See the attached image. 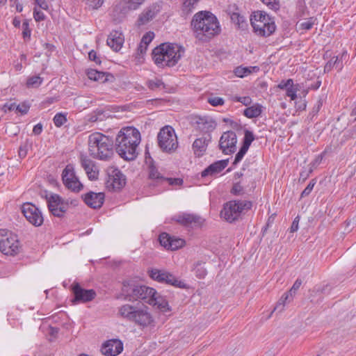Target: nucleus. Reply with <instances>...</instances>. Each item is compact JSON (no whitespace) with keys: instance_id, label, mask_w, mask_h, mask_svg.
<instances>
[{"instance_id":"obj_1","label":"nucleus","mask_w":356,"mask_h":356,"mask_svg":"<svg viewBox=\"0 0 356 356\" xmlns=\"http://www.w3.org/2000/svg\"><path fill=\"white\" fill-rule=\"evenodd\" d=\"M115 142V149L120 156L124 160L133 161L138 154L141 134L134 127H125L118 131Z\"/></svg>"},{"instance_id":"obj_2","label":"nucleus","mask_w":356,"mask_h":356,"mask_svg":"<svg viewBox=\"0 0 356 356\" xmlns=\"http://www.w3.org/2000/svg\"><path fill=\"white\" fill-rule=\"evenodd\" d=\"M195 38L207 42L220 32L217 18L211 13L201 11L196 13L191 22Z\"/></svg>"},{"instance_id":"obj_3","label":"nucleus","mask_w":356,"mask_h":356,"mask_svg":"<svg viewBox=\"0 0 356 356\" xmlns=\"http://www.w3.org/2000/svg\"><path fill=\"white\" fill-rule=\"evenodd\" d=\"M88 151L95 159L108 161L113 155L112 141L108 136L100 132H94L88 136Z\"/></svg>"},{"instance_id":"obj_4","label":"nucleus","mask_w":356,"mask_h":356,"mask_svg":"<svg viewBox=\"0 0 356 356\" xmlns=\"http://www.w3.org/2000/svg\"><path fill=\"white\" fill-rule=\"evenodd\" d=\"M184 49L177 44L165 42L157 46V66L172 67L181 58Z\"/></svg>"},{"instance_id":"obj_5","label":"nucleus","mask_w":356,"mask_h":356,"mask_svg":"<svg viewBox=\"0 0 356 356\" xmlns=\"http://www.w3.org/2000/svg\"><path fill=\"white\" fill-rule=\"evenodd\" d=\"M251 24L254 32L261 36L267 37L275 31V24L273 18L264 11L257 10L250 17Z\"/></svg>"},{"instance_id":"obj_6","label":"nucleus","mask_w":356,"mask_h":356,"mask_svg":"<svg viewBox=\"0 0 356 356\" xmlns=\"http://www.w3.org/2000/svg\"><path fill=\"white\" fill-rule=\"evenodd\" d=\"M252 206L250 201L231 200L224 204L220 216L226 221L232 222L237 220L240 216L250 210Z\"/></svg>"},{"instance_id":"obj_7","label":"nucleus","mask_w":356,"mask_h":356,"mask_svg":"<svg viewBox=\"0 0 356 356\" xmlns=\"http://www.w3.org/2000/svg\"><path fill=\"white\" fill-rule=\"evenodd\" d=\"M22 249L18 236L13 232L0 229V252L5 255L15 256Z\"/></svg>"},{"instance_id":"obj_8","label":"nucleus","mask_w":356,"mask_h":356,"mask_svg":"<svg viewBox=\"0 0 356 356\" xmlns=\"http://www.w3.org/2000/svg\"><path fill=\"white\" fill-rule=\"evenodd\" d=\"M157 142L163 152L171 154L178 147L177 137L174 129L169 125L164 126L157 134Z\"/></svg>"},{"instance_id":"obj_9","label":"nucleus","mask_w":356,"mask_h":356,"mask_svg":"<svg viewBox=\"0 0 356 356\" xmlns=\"http://www.w3.org/2000/svg\"><path fill=\"white\" fill-rule=\"evenodd\" d=\"M62 179L64 185L70 190L79 192L83 189V184L76 177L74 167L72 164L66 165L62 173Z\"/></svg>"},{"instance_id":"obj_10","label":"nucleus","mask_w":356,"mask_h":356,"mask_svg":"<svg viewBox=\"0 0 356 356\" xmlns=\"http://www.w3.org/2000/svg\"><path fill=\"white\" fill-rule=\"evenodd\" d=\"M46 199L50 212L55 216H63L69 207L68 202L57 194L51 193L47 195Z\"/></svg>"},{"instance_id":"obj_11","label":"nucleus","mask_w":356,"mask_h":356,"mask_svg":"<svg viewBox=\"0 0 356 356\" xmlns=\"http://www.w3.org/2000/svg\"><path fill=\"white\" fill-rule=\"evenodd\" d=\"M132 294L130 295L129 300L141 299L145 302L151 305H156V291L153 288L146 286H134L132 289Z\"/></svg>"},{"instance_id":"obj_12","label":"nucleus","mask_w":356,"mask_h":356,"mask_svg":"<svg viewBox=\"0 0 356 356\" xmlns=\"http://www.w3.org/2000/svg\"><path fill=\"white\" fill-rule=\"evenodd\" d=\"M22 212L26 219L33 225H42L44 218L40 211L33 204L26 202L22 206Z\"/></svg>"},{"instance_id":"obj_13","label":"nucleus","mask_w":356,"mask_h":356,"mask_svg":"<svg viewBox=\"0 0 356 356\" xmlns=\"http://www.w3.org/2000/svg\"><path fill=\"white\" fill-rule=\"evenodd\" d=\"M191 123L195 129L205 134H209L216 127V121L209 116H193Z\"/></svg>"},{"instance_id":"obj_14","label":"nucleus","mask_w":356,"mask_h":356,"mask_svg":"<svg viewBox=\"0 0 356 356\" xmlns=\"http://www.w3.org/2000/svg\"><path fill=\"white\" fill-rule=\"evenodd\" d=\"M237 138L234 131L224 132L220 137L219 146L225 154L234 153L236 149Z\"/></svg>"},{"instance_id":"obj_15","label":"nucleus","mask_w":356,"mask_h":356,"mask_svg":"<svg viewBox=\"0 0 356 356\" xmlns=\"http://www.w3.org/2000/svg\"><path fill=\"white\" fill-rule=\"evenodd\" d=\"M108 179L106 186L112 190H119L123 188L126 184L124 175L117 168H111L108 172Z\"/></svg>"},{"instance_id":"obj_16","label":"nucleus","mask_w":356,"mask_h":356,"mask_svg":"<svg viewBox=\"0 0 356 356\" xmlns=\"http://www.w3.org/2000/svg\"><path fill=\"white\" fill-rule=\"evenodd\" d=\"M157 241L165 249L168 250H177L185 245V241L181 238L171 236L170 234L163 232L161 233Z\"/></svg>"},{"instance_id":"obj_17","label":"nucleus","mask_w":356,"mask_h":356,"mask_svg":"<svg viewBox=\"0 0 356 356\" xmlns=\"http://www.w3.org/2000/svg\"><path fill=\"white\" fill-rule=\"evenodd\" d=\"M301 284L302 280L300 279H297L293 283L290 290L288 292L284 293L282 296V297L276 304L273 311L271 313H273L275 311H278L279 312H282L284 310L286 303L290 302L291 301L293 300V296L296 293L297 291L300 289ZM271 315L272 314L269 315L268 318H270Z\"/></svg>"},{"instance_id":"obj_18","label":"nucleus","mask_w":356,"mask_h":356,"mask_svg":"<svg viewBox=\"0 0 356 356\" xmlns=\"http://www.w3.org/2000/svg\"><path fill=\"white\" fill-rule=\"evenodd\" d=\"M123 343L118 339L106 341L101 347V353L106 356H116L123 350Z\"/></svg>"},{"instance_id":"obj_19","label":"nucleus","mask_w":356,"mask_h":356,"mask_svg":"<svg viewBox=\"0 0 356 356\" xmlns=\"http://www.w3.org/2000/svg\"><path fill=\"white\" fill-rule=\"evenodd\" d=\"M157 323H164L172 315L168 301L163 296H157Z\"/></svg>"},{"instance_id":"obj_20","label":"nucleus","mask_w":356,"mask_h":356,"mask_svg":"<svg viewBox=\"0 0 356 356\" xmlns=\"http://www.w3.org/2000/svg\"><path fill=\"white\" fill-rule=\"evenodd\" d=\"M72 292L74 295V301L76 302H89L96 296V293L93 289H84L78 284L72 286Z\"/></svg>"},{"instance_id":"obj_21","label":"nucleus","mask_w":356,"mask_h":356,"mask_svg":"<svg viewBox=\"0 0 356 356\" xmlns=\"http://www.w3.org/2000/svg\"><path fill=\"white\" fill-rule=\"evenodd\" d=\"M81 165L90 180L95 181L98 179L99 171L93 161L86 156H82L81 157Z\"/></svg>"},{"instance_id":"obj_22","label":"nucleus","mask_w":356,"mask_h":356,"mask_svg":"<svg viewBox=\"0 0 356 356\" xmlns=\"http://www.w3.org/2000/svg\"><path fill=\"white\" fill-rule=\"evenodd\" d=\"M157 282L170 284L180 289H185L186 284L180 280H178L171 273L161 270H157Z\"/></svg>"},{"instance_id":"obj_23","label":"nucleus","mask_w":356,"mask_h":356,"mask_svg":"<svg viewBox=\"0 0 356 356\" xmlns=\"http://www.w3.org/2000/svg\"><path fill=\"white\" fill-rule=\"evenodd\" d=\"M173 219L185 226L201 225L203 223V219L201 217L190 213L179 214L175 216Z\"/></svg>"},{"instance_id":"obj_24","label":"nucleus","mask_w":356,"mask_h":356,"mask_svg":"<svg viewBox=\"0 0 356 356\" xmlns=\"http://www.w3.org/2000/svg\"><path fill=\"white\" fill-rule=\"evenodd\" d=\"M140 327H147L153 322V318L145 308L138 307L132 321Z\"/></svg>"},{"instance_id":"obj_25","label":"nucleus","mask_w":356,"mask_h":356,"mask_svg":"<svg viewBox=\"0 0 356 356\" xmlns=\"http://www.w3.org/2000/svg\"><path fill=\"white\" fill-rule=\"evenodd\" d=\"M154 38V32H148L143 36L135 57L136 64H140L143 62V54H145L149 44L153 40Z\"/></svg>"},{"instance_id":"obj_26","label":"nucleus","mask_w":356,"mask_h":356,"mask_svg":"<svg viewBox=\"0 0 356 356\" xmlns=\"http://www.w3.org/2000/svg\"><path fill=\"white\" fill-rule=\"evenodd\" d=\"M124 42V36L118 31L111 32L106 40L107 44L115 51H118L122 49Z\"/></svg>"},{"instance_id":"obj_27","label":"nucleus","mask_w":356,"mask_h":356,"mask_svg":"<svg viewBox=\"0 0 356 356\" xmlns=\"http://www.w3.org/2000/svg\"><path fill=\"white\" fill-rule=\"evenodd\" d=\"M104 200V194L103 193L90 192L85 195L84 202L91 208H100Z\"/></svg>"},{"instance_id":"obj_28","label":"nucleus","mask_w":356,"mask_h":356,"mask_svg":"<svg viewBox=\"0 0 356 356\" xmlns=\"http://www.w3.org/2000/svg\"><path fill=\"white\" fill-rule=\"evenodd\" d=\"M211 139L210 134L197 138L193 143V149L195 154L197 156H202L206 152Z\"/></svg>"},{"instance_id":"obj_29","label":"nucleus","mask_w":356,"mask_h":356,"mask_svg":"<svg viewBox=\"0 0 356 356\" xmlns=\"http://www.w3.org/2000/svg\"><path fill=\"white\" fill-rule=\"evenodd\" d=\"M227 165V161L221 160L218 161L212 164L209 165L207 168H205L201 173L202 177L207 176H214L218 173H220L222 170H224Z\"/></svg>"},{"instance_id":"obj_30","label":"nucleus","mask_w":356,"mask_h":356,"mask_svg":"<svg viewBox=\"0 0 356 356\" xmlns=\"http://www.w3.org/2000/svg\"><path fill=\"white\" fill-rule=\"evenodd\" d=\"M88 78L99 83H104L113 78V76L106 72H99L94 69H88L86 72Z\"/></svg>"},{"instance_id":"obj_31","label":"nucleus","mask_w":356,"mask_h":356,"mask_svg":"<svg viewBox=\"0 0 356 356\" xmlns=\"http://www.w3.org/2000/svg\"><path fill=\"white\" fill-rule=\"evenodd\" d=\"M138 307L126 304L119 308L118 313L121 317L132 321Z\"/></svg>"},{"instance_id":"obj_32","label":"nucleus","mask_w":356,"mask_h":356,"mask_svg":"<svg viewBox=\"0 0 356 356\" xmlns=\"http://www.w3.org/2000/svg\"><path fill=\"white\" fill-rule=\"evenodd\" d=\"M145 164L149 170V177L150 179L155 178V166L154 159L150 154L149 147L147 145L145 152Z\"/></svg>"},{"instance_id":"obj_33","label":"nucleus","mask_w":356,"mask_h":356,"mask_svg":"<svg viewBox=\"0 0 356 356\" xmlns=\"http://www.w3.org/2000/svg\"><path fill=\"white\" fill-rule=\"evenodd\" d=\"M259 70V67L257 66H250V67H237L234 70V74L236 76L243 78L246 76L253 72H257Z\"/></svg>"},{"instance_id":"obj_34","label":"nucleus","mask_w":356,"mask_h":356,"mask_svg":"<svg viewBox=\"0 0 356 356\" xmlns=\"http://www.w3.org/2000/svg\"><path fill=\"white\" fill-rule=\"evenodd\" d=\"M261 112V106L259 104H255L246 108L243 111V114L248 118H254L259 116Z\"/></svg>"},{"instance_id":"obj_35","label":"nucleus","mask_w":356,"mask_h":356,"mask_svg":"<svg viewBox=\"0 0 356 356\" xmlns=\"http://www.w3.org/2000/svg\"><path fill=\"white\" fill-rule=\"evenodd\" d=\"M302 87H304L302 86ZM302 85L300 84H291V86H289L286 90V95L290 97L291 100H296L297 99V92L300 90Z\"/></svg>"},{"instance_id":"obj_36","label":"nucleus","mask_w":356,"mask_h":356,"mask_svg":"<svg viewBox=\"0 0 356 356\" xmlns=\"http://www.w3.org/2000/svg\"><path fill=\"white\" fill-rule=\"evenodd\" d=\"M43 81V79L40 76H33L27 79L26 86L28 88H38Z\"/></svg>"},{"instance_id":"obj_37","label":"nucleus","mask_w":356,"mask_h":356,"mask_svg":"<svg viewBox=\"0 0 356 356\" xmlns=\"http://www.w3.org/2000/svg\"><path fill=\"white\" fill-rule=\"evenodd\" d=\"M193 270L195 272L196 277H198L199 279L204 278L207 274V270L206 268L204 267V264L200 262H197L195 265Z\"/></svg>"},{"instance_id":"obj_38","label":"nucleus","mask_w":356,"mask_h":356,"mask_svg":"<svg viewBox=\"0 0 356 356\" xmlns=\"http://www.w3.org/2000/svg\"><path fill=\"white\" fill-rule=\"evenodd\" d=\"M56 127H60L67 122V113H58L53 118Z\"/></svg>"},{"instance_id":"obj_39","label":"nucleus","mask_w":356,"mask_h":356,"mask_svg":"<svg viewBox=\"0 0 356 356\" xmlns=\"http://www.w3.org/2000/svg\"><path fill=\"white\" fill-rule=\"evenodd\" d=\"M145 1V0H123V3L127 9L136 10L143 4Z\"/></svg>"},{"instance_id":"obj_40","label":"nucleus","mask_w":356,"mask_h":356,"mask_svg":"<svg viewBox=\"0 0 356 356\" xmlns=\"http://www.w3.org/2000/svg\"><path fill=\"white\" fill-rule=\"evenodd\" d=\"M22 37L24 40H29L31 38V30L29 28V24L28 21H24L22 23Z\"/></svg>"},{"instance_id":"obj_41","label":"nucleus","mask_w":356,"mask_h":356,"mask_svg":"<svg viewBox=\"0 0 356 356\" xmlns=\"http://www.w3.org/2000/svg\"><path fill=\"white\" fill-rule=\"evenodd\" d=\"M198 1L199 0H185L183 3V10L186 13L191 12L197 3Z\"/></svg>"},{"instance_id":"obj_42","label":"nucleus","mask_w":356,"mask_h":356,"mask_svg":"<svg viewBox=\"0 0 356 356\" xmlns=\"http://www.w3.org/2000/svg\"><path fill=\"white\" fill-rule=\"evenodd\" d=\"M254 140V134L252 131L245 130V136H244V141H243V146H245L249 148L250 145H251L252 142Z\"/></svg>"},{"instance_id":"obj_43","label":"nucleus","mask_w":356,"mask_h":356,"mask_svg":"<svg viewBox=\"0 0 356 356\" xmlns=\"http://www.w3.org/2000/svg\"><path fill=\"white\" fill-rule=\"evenodd\" d=\"M159 181H165L168 183L169 185H181L183 183V180L181 179H172V178H167L164 179L163 177H160L159 175H157V183Z\"/></svg>"},{"instance_id":"obj_44","label":"nucleus","mask_w":356,"mask_h":356,"mask_svg":"<svg viewBox=\"0 0 356 356\" xmlns=\"http://www.w3.org/2000/svg\"><path fill=\"white\" fill-rule=\"evenodd\" d=\"M316 19L314 17H310L307 19L306 21L300 24V27L303 30H309L312 28L313 25L315 24Z\"/></svg>"},{"instance_id":"obj_45","label":"nucleus","mask_w":356,"mask_h":356,"mask_svg":"<svg viewBox=\"0 0 356 356\" xmlns=\"http://www.w3.org/2000/svg\"><path fill=\"white\" fill-rule=\"evenodd\" d=\"M154 16V12L152 10H148L146 13H143L139 18L140 24H145L148 22L150 19H152Z\"/></svg>"},{"instance_id":"obj_46","label":"nucleus","mask_w":356,"mask_h":356,"mask_svg":"<svg viewBox=\"0 0 356 356\" xmlns=\"http://www.w3.org/2000/svg\"><path fill=\"white\" fill-rule=\"evenodd\" d=\"M248 149H249L248 147L243 146V145L241 147L240 150L238 151V152L236 154V155L235 156L234 161V164L240 162L242 160V159L243 158L244 155L246 154Z\"/></svg>"},{"instance_id":"obj_47","label":"nucleus","mask_w":356,"mask_h":356,"mask_svg":"<svg viewBox=\"0 0 356 356\" xmlns=\"http://www.w3.org/2000/svg\"><path fill=\"white\" fill-rule=\"evenodd\" d=\"M346 52H343L341 56V58H339L338 56H334L332 58L333 60V65L335 66V68L338 70V71L341 70L343 68V63H342V58L343 56H346Z\"/></svg>"},{"instance_id":"obj_48","label":"nucleus","mask_w":356,"mask_h":356,"mask_svg":"<svg viewBox=\"0 0 356 356\" xmlns=\"http://www.w3.org/2000/svg\"><path fill=\"white\" fill-rule=\"evenodd\" d=\"M231 193L235 195H241L243 193V187L239 182H235L231 190Z\"/></svg>"},{"instance_id":"obj_49","label":"nucleus","mask_w":356,"mask_h":356,"mask_svg":"<svg viewBox=\"0 0 356 356\" xmlns=\"http://www.w3.org/2000/svg\"><path fill=\"white\" fill-rule=\"evenodd\" d=\"M16 110L19 112L21 114L24 115L28 113L30 108V105L26 102H23L17 106H16Z\"/></svg>"},{"instance_id":"obj_50","label":"nucleus","mask_w":356,"mask_h":356,"mask_svg":"<svg viewBox=\"0 0 356 356\" xmlns=\"http://www.w3.org/2000/svg\"><path fill=\"white\" fill-rule=\"evenodd\" d=\"M208 102L213 106H217L222 105L225 102H224V99L221 97H213L209 98Z\"/></svg>"},{"instance_id":"obj_51","label":"nucleus","mask_w":356,"mask_h":356,"mask_svg":"<svg viewBox=\"0 0 356 356\" xmlns=\"http://www.w3.org/2000/svg\"><path fill=\"white\" fill-rule=\"evenodd\" d=\"M316 184V181L312 179L309 184L307 186V187L304 189V191L301 193V197H305L310 194V193L312 191L314 186Z\"/></svg>"},{"instance_id":"obj_52","label":"nucleus","mask_w":356,"mask_h":356,"mask_svg":"<svg viewBox=\"0 0 356 356\" xmlns=\"http://www.w3.org/2000/svg\"><path fill=\"white\" fill-rule=\"evenodd\" d=\"M270 9L277 10L279 8V2L277 0H261Z\"/></svg>"},{"instance_id":"obj_53","label":"nucleus","mask_w":356,"mask_h":356,"mask_svg":"<svg viewBox=\"0 0 356 356\" xmlns=\"http://www.w3.org/2000/svg\"><path fill=\"white\" fill-rule=\"evenodd\" d=\"M293 81V80L291 79H289L287 80H282L277 85V88L281 90H286L287 88H289V86H291Z\"/></svg>"},{"instance_id":"obj_54","label":"nucleus","mask_w":356,"mask_h":356,"mask_svg":"<svg viewBox=\"0 0 356 356\" xmlns=\"http://www.w3.org/2000/svg\"><path fill=\"white\" fill-rule=\"evenodd\" d=\"M33 18L36 22H40L44 19L45 15L42 11L35 8L33 10Z\"/></svg>"},{"instance_id":"obj_55","label":"nucleus","mask_w":356,"mask_h":356,"mask_svg":"<svg viewBox=\"0 0 356 356\" xmlns=\"http://www.w3.org/2000/svg\"><path fill=\"white\" fill-rule=\"evenodd\" d=\"M88 58L90 60L94 61L96 64H100L101 60L97 55V52L94 50H91L88 53Z\"/></svg>"},{"instance_id":"obj_56","label":"nucleus","mask_w":356,"mask_h":356,"mask_svg":"<svg viewBox=\"0 0 356 356\" xmlns=\"http://www.w3.org/2000/svg\"><path fill=\"white\" fill-rule=\"evenodd\" d=\"M89 6L93 9H97L101 7L104 3V0H88Z\"/></svg>"},{"instance_id":"obj_57","label":"nucleus","mask_w":356,"mask_h":356,"mask_svg":"<svg viewBox=\"0 0 356 356\" xmlns=\"http://www.w3.org/2000/svg\"><path fill=\"white\" fill-rule=\"evenodd\" d=\"M16 108V104L15 103H6L5 104H3L2 106H1V111L3 112V113H7L8 111H11L13 110H14L15 108Z\"/></svg>"},{"instance_id":"obj_58","label":"nucleus","mask_w":356,"mask_h":356,"mask_svg":"<svg viewBox=\"0 0 356 356\" xmlns=\"http://www.w3.org/2000/svg\"><path fill=\"white\" fill-rule=\"evenodd\" d=\"M321 82L320 81H317L315 84L306 85L305 87L307 89L304 90V95H306L309 90H317L321 86Z\"/></svg>"},{"instance_id":"obj_59","label":"nucleus","mask_w":356,"mask_h":356,"mask_svg":"<svg viewBox=\"0 0 356 356\" xmlns=\"http://www.w3.org/2000/svg\"><path fill=\"white\" fill-rule=\"evenodd\" d=\"M299 217L297 216L294 218L291 226L290 227V232L293 233L298 229Z\"/></svg>"},{"instance_id":"obj_60","label":"nucleus","mask_w":356,"mask_h":356,"mask_svg":"<svg viewBox=\"0 0 356 356\" xmlns=\"http://www.w3.org/2000/svg\"><path fill=\"white\" fill-rule=\"evenodd\" d=\"M35 3L42 9L48 10L49 6L47 2L45 0H34Z\"/></svg>"},{"instance_id":"obj_61","label":"nucleus","mask_w":356,"mask_h":356,"mask_svg":"<svg viewBox=\"0 0 356 356\" xmlns=\"http://www.w3.org/2000/svg\"><path fill=\"white\" fill-rule=\"evenodd\" d=\"M347 137L356 140V126L347 131Z\"/></svg>"},{"instance_id":"obj_62","label":"nucleus","mask_w":356,"mask_h":356,"mask_svg":"<svg viewBox=\"0 0 356 356\" xmlns=\"http://www.w3.org/2000/svg\"><path fill=\"white\" fill-rule=\"evenodd\" d=\"M333 60L334 58H331L325 65L324 67V71L325 72H330L332 68L335 67L334 65H333Z\"/></svg>"},{"instance_id":"obj_63","label":"nucleus","mask_w":356,"mask_h":356,"mask_svg":"<svg viewBox=\"0 0 356 356\" xmlns=\"http://www.w3.org/2000/svg\"><path fill=\"white\" fill-rule=\"evenodd\" d=\"M42 131V125L40 123L37 124L33 127V133L35 135H39Z\"/></svg>"},{"instance_id":"obj_64","label":"nucleus","mask_w":356,"mask_h":356,"mask_svg":"<svg viewBox=\"0 0 356 356\" xmlns=\"http://www.w3.org/2000/svg\"><path fill=\"white\" fill-rule=\"evenodd\" d=\"M237 101L247 106L251 102V99L249 97H238Z\"/></svg>"}]
</instances>
